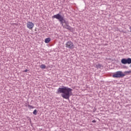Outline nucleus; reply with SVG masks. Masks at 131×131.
<instances>
[{"label": "nucleus", "instance_id": "f257e3e1", "mask_svg": "<svg viewBox=\"0 0 131 131\" xmlns=\"http://www.w3.org/2000/svg\"><path fill=\"white\" fill-rule=\"evenodd\" d=\"M57 94H62L61 97L66 100H69L70 96L72 95V89L68 87L63 86L57 90Z\"/></svg>", "mask_w": 131, "mask_h": 131}, {"label": "nucleus", "instance_id": "f03ea898", "mask_svg": "<svg viewBox=\"0 0 131 131\" xmlns=\"http://www.w3.org/2000/svg\"><path fill=\"white\" fill-rule=\"evenodd\" d=\"M52 18H55V19L59 20V22H60V24L62 25L63 28L70 30L71 31L73 30V28L71 27V26H69V23L66 22V20L64 19V17L59 14L54 15L52 16Z\"/></svg>", "mask_w": 131, "mask_h": 131}, {"label": "nucleus", "instance_id": "7ed1b4c3", "mask_svg": "<svg viewBox=\"0 0 131 131\" xmlns=\"http://www.w3.org/2000/svg\"><path fill=\"white\" fill-rule=\"evenodd\" d=\"M66 48H67V49H70L71 50H73V49H74V44L73 43V42H72V41H69L66 43Z\"/></svg>", "mask_w": 131, "mask_h": 131}, {"label": "nucleus", "instance_id": "20e7f679", "mask_svg": "<svg viewBox=\"0 0 131 131\" xmlns=\"http://www.w3.org/2000/svg\"><path fill=\"white\" fill-rule=\"evenodd\" d=\"M125 75L122 73V72H117L116 73L113 75V77L119 78V77H123Z\"/></svg>", "mask_w": 131, "mask_h": 131}, {"label": "nucleus", "instance_id": "39448f33", "mask_svg": "<svg viewBox=\"0 0 131 131\" xmlns=\"http://www.w3.org/2000/svg\"><path fill=\"white\" fill-rule=\"evenodd\" d=\"M122 64H130L131 63V59L130 58H127L125 59V58H123L121 59V61Z\"/></svg>", "mask_w": 131, "mask_h": 131}, {"label": "nucleus", "instance_id": "423d86ee", "mask_svg": "<svg viewBox=\"0 0 131 131\" xmlns=\"http://www.w3.org/2000/svg\"><path fill=\"white\" fill-rule=\"evenodd\" d=\"M27 27L31 30L32 29H33V27H34V24L32 21H28L27 23Z\"/></svg>", "mask_w": 131, "mask_h": 131}, {"label": "nucleus", "instance_id": "0eeeda50", "mask_svg": "<svg viewBox=\"0 0 131 131\" xmlns=\"http://www.w3.org/2000/svg\"><path fill=\"white\" fill-rule=\"evenodd\" d=\"M51 41V38H47L45 40V43H49Z\"/></svg>", "mask_w": 131, "mask_h": 131}, {"label": "nucleus", "instance_id": "6e6552de", "mask_svg": "<svg viewBox=\"0 0 131 131\" xmlns=\"http://www.w3.org/2000/svg\"><path fill=\"white\" fill-rule=\"evenodd\" d=\"M40 67L41 69H46V65L45 64H41Z\"/></svg>", "mask_w": 131, "mask_h": 131}, {"label": "nucleus", "instance_id": "1a4fd4ad", "mask_svg": "<svg viewBox=\"0 0 131 131\" xmlns=\"http://www.w3.org/2000/svg\"><path fill=\"white\" fill-rule=\"evenodd\" d=\"M28 108H29L30 109H33V108H34L33 106H32V105L28 104Z\"/></svg>", "mask_w": 131, "mask_h": 131}, {"label": "nucleus", "instance_id": "9d476101", "mask_svg": "<svg viewBox=\"0 0 131 131\" xmlns=\"http://www.w3.org/2000/svg\"><path fill=\"white\" fill-rule=\"evenodd\" d=\"M33 114L34 115H36L37 114V110H35L34 111H33Z\"/></svg>", "mask_w": 131, "mask_h": 131}, {"label": "nucleus", "instance_id": "9b49d317", "mask_svg": "<svg viewBox=\"0 0 131 131\" xmlns=\"http://www.w3.org/2000/svg\"><path fill=\"white\" fill-rule=\"evenodd\" d=\"M92 122L93 123H95L97 122V121L96 120H94L92 121Z\"/></svg>", "mask_w": 131, "mask_h": 131}, {"label": "nucleus", "instance_id": "f8f14e48", "mask_svg": "<svg viewBox=\"0 0 131 131\" xmlns=\"http://www.w3.org/2000/svg\"><path fill=\"white\" fill-rule=\"evenodd\" d=\"M27 71H28V70H25V71H24V72H27Z\"/></svg>", "mask_w": 131, "mask_h": 131}]
</instances>
